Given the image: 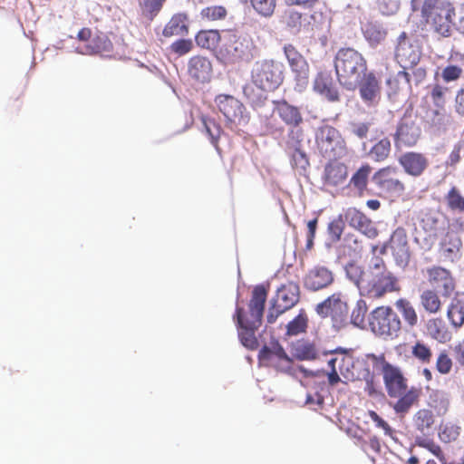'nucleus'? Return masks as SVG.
Listing matches in <instances>:
<instances>
[{
	"instance_id": "nucleus-1",
	"label": "nucleus",
	"mask_w": 464,
	"mask_h": 464,
	"mask_svg": "<svg viewBox=\"0 0 464 464\" xmlns=\"http://www.w3.org/2000/svg\"><path fill=\"white\" fill-rule=\"evenodd\" d=\"M375 366L380 367L386 392L390 398L398 400L392 404L394 412L401 418L405 417L411 408L418 404L421 396V388L411 386L408 389L407 379L401 370L386 361L383 355H371Z\"/></svg>"
},
{
	"instance_id": "nucleus-2",
	"label": "nucleus",
	"mask_w": 464,
	"mask_h": 464,
	"mask_svg": "<svg viewBox=\"0 0 464 464\" xmlns=\"http://www.w3.org/2000/svg\"><path fill=\"white\" fill-rule=\"evenodd\" d=\"M267 295L268 289L265 285H256L248 303V310L246 311L243 307L237 305L233 315L240 342L250 350H255L258 346L256 332L262 323Z\"/></svg>"
},
{
	"instance_id": "nucleus-3",
	"label": "nucleus",
	"mask_w": 464,
	"mask_h": 464,
	"mask_svg": "<svg viewBox=\"0 0 464 464\" xmlns=\"http://www.w3.org/2000/svg\"><path fill=\"white\" fill-rule=\"evenodd\" d=\"M334 68L339 83L349 91H354L361 78L368 71L367 61L357 50L341 48L334 59Z\"/></svg>"
},
{
	"instance_id": "nucleus-4",
	"label": "nucleus",
	"mask_w": 464,
	"mask_h": 464,
	"mask_svg": "<svg viewBox=\"0 0 464 464\" xmlns=\"http://www.w3.org/2000/svg\"><path fill=\"white\" fill-rule=\"evenodd\" d=\"M420 16L441 37H450L456 10L450 0H423Z\"/></svg>"
},
{
	"instance_id": "nucleus-5",
	"label": "nucleus",
	"mask_w": 464,
	"mask_h": 464,
	"mask_svg": "<svg viewBox=\"0 0 464 464\" xmlns=\"http://www.w3.org/2000/svg\"><path fill=\"white\" fill-rule=\"evenodd\" d=\"M370 330L377 336L394 339L401 330V321L389 305H380L370 312L367 318Z\"/></svg>"
},
{
	"instance_id": "nucleus-6",
	"label": "nucleus",
	"mask_w": 464,
	"mask_h": 464,
	"mask_svg": "<svg viewBox=\"0 0 464 464\" xmlns=\"http://www.w3.org/2000/svg\"><path fill=\"white\" fill-rule=\"evenodd\" d=\"M316 314L322 318L329 317L336 329L344 327L348 323L350 306L346 294L334 292L315 306Z\"/></svg>"
},
{
	"instance_id": "nucleus-7",
	"label": "nucleus",
	"mask_w": 464,
	"mask_h": 464,
	"mask_svg": "<svg viewBox=\"0 0 464 464\" xmlns=\"http://www.w3.org/2000/svg\"><path fill=\"white\" fill-rule=\"evenodd\" d=\"M315 144L319 153L329 160H339L348 154V148L340 131L330 125L318 128Z\"/></svg>"
},
{
	"instance_id": "nucleus-8",
	"label": "nucleus",
	"mask_w": 464,
	"mask_h": 464,
	"mask_svg": "<svg viewBox=\"0 0 464 464\" xmlns=\"http://www.w3.org/2000/svg\"><path fill=\"white\" fill-rule=\"evenodd\" d=\"M251 79L261 89L274 92L283 82V65L273 59L256 61L251 71Z\"/></svg>"
},
{
	"instance_id": "nucleus-9",
	"label": "nucleus",
	"mask_w": 464,
	"mask_h": 464,
	"mask_svg": "<svg viewBox=\"0 0 464 464\" xmlns=\"http://www.w3.org/2000/svg\"><path fill=\"white\" fill-rule=\"evenodd\" d=\"M362 288L360 295L373 300L401 291L399 278L392 272L368 273L367 281L362 284Z\"/></svg>"
},
{
	"instance_id": "nucleus-10",
	"label": "nucleus",
	"mask_w": 464,
	"mask_h": 464,
	"mask_svg": "<svg viewBox=\"0 0 464 464\" xmlns=\"http://www.w3.org/2000/svg\"><path fill=\"white\" fill-rule=\"evenodd\" d=\"M254 45L246 37L230 34L218 50V56L225 63L250 62L253 57Z\"/></svg>"
},
{
	"instance_id": "nucleus-11",
	"label": "nucleus",
	"mask_w": 464,
	"mask_h": 464,
	"mask_svg": "<svg viewBox=\"0 0 464 464\" xmlns=\"http://www.w3.org/2000/svg\"><path fill=\"white\" fill-rule=\"evenodd\" d=\"M421 56V43L415 33L401 32L397 38L395 58L403 69L416 66Z\"/></svg>"
},
{
	"instance_id": "nucleus-12",
	"label": "nucleus",
	"mask_w": 464,
	"mask_h": 464,
	"mask_svg": "<svg viewBox=\"0 0 464 464\" xmlns=\"http://www.w3.org/2000/svg\"><path fill=\"white\" fill-rule=\"evenodd\" d=\"M300 299V288L298 284L288 282L282 285L276 291L269 308L266 320L268 324H274L279 315L293 308Z\"/></svg>"
},
{
	"instance_id": "nucleus-13",
	"label": "nucleus",
	"mask_w": 464,
	"mask_h": 464,
	"mask_svg": "<svg viewBox=\"0 0 464 464\" xmlns=\"http://www.w3.org/2000/svg\"><path fill=\"white\" fill-rule=\"evenodd\" d=\"M401 176V170L396 166L389 165L375 171L372 179L382 194L386 197L399 198L406 190Z\"/></svg>"
},
{
	"instance_id": "nucleus-14",
	"label": "nucleus",
	"mask_w": 464,
	"mask_h": 464,
	"mask_svg": "<svg viewBox=\"0 0 464 464\" xmlns=\"http://www.w3.org/2000/svg\"><path fill=\"white\" fill-rule=\"evenodd\" d=\"M215 102L219 111L224 115L227 126L235 129L240 125H246L249 121V115L246 113L244 104L232 95L218 94Z\"/></svg>"
},
{
	"instance_id": "nucleus-15",
	"label": "nucleus",
	"mask_w": 464,
	"mask_h": 464,
	"mask_svg": "<svg viewBox=\"0 0 464 464\" xmlns=\"http://www.w3.org/2000/svg\"><path fill=\"white\" fill-rule=\"evenodd\" d=\"M323 17L322 13L303 14L295 9H287L282 15V23L285 28L295 34L311 33L317 29Z\"/></svg>"
},
{
	"instance_id": "nucleus-16",
	"label": "nucleus",
	"mask_w": 464,
	"mask_h": 464,
	"mask_svg": "<svg viewBox=\"0 0 464 464\" xmlns=\"http://www.w3.org/2000/svg\"><path fill=\"white\" fill-rule=\"evenodd\" d=\"M258 359L265 365L275 367L280 371L291 369L292 360L276 340L264 345L258 353Z\"/></svg>"
},
{
	"instance_id": "nucleus-17",
	"label": "nucleus",
	"mask_w": 464,
	"mask_h": 464,
	"mask_svg": "<svg viewBox=\"0 0 464 464\" xmlns=\"http://www.w3.org/2000/svg\"><path fill=\"white\" fill-rule=\"evenodd\" d=\"M425 276L429 284L439 289L443 297H450L455 292L456 283L450 270L433 266L425 270Z\"/></svg>"
},
{
	"instance_id": "nucleus-18",
	"label": "nucleus",
	"mask_w": 464,
	"mask_h": 464,
	"mask_svg": "<svg viewBox=\"0 0 464 464\" xmlns=\"http://www.w3.org/2000/svg\"><path fill=\"white\" fill-rule=\"evenodd\" d=\"M348 178V167L331 159L324 166L322 180L324 187L337 188L343 187Z\"/></svg>"
},
{
	"instance_id": "nucleus-19",
	"label": "nucleus",
	"mask_w": 464,
	"mask_h": 464,
	"mask_svg": "<svg viewBox=\"0 0 464 464\" xmlns=\"http://www.w3.org/2000/svg\"><path fill=\"white\" fill-rule=\"evenodd\" d=\"M357 88H359L362 100L367 105H375L379 102L381 99L382 87L380 81L373 72L367 71L361 78Z\"/></svg>"
},
{
	"instance_id": "nucleus-20",
	"label": "nucleus",
	"mask_w": 464,
	"mask_h": 464,
	"mask_svg": "<svg viewBox=\"0 0 464 464\" xmlns=\"http://www.w3.org/2000/svg\"><path fill=\"white\" fill-rule=\"evenodd\" d=\"M420 136V130L411 115L406 113L401 119L396 133L395 140L407 147H412L417 144Z\"/></svg>"
},
{
	"instance_id": "nucleus-21",
	"label": "nucleus",
	"mask_w": 464,
	"mask_h": 464,
	"mask_svg": "<svg viewBox=\"0 0 464 464\" xmlns=\"http://www.w3.org/2000/svg\"><path fill=\"white\" fill-rule=\"evenodd\" d=\"M398 162L405 173L415 178L421 176L429 167L427 157L420 152L415 151L403 153L399 157Z\"/></svg>"
},
{
	"instance_id": "nucleus-22",
	"label": "nucleus",
	"mask_w": 464,
	"mask_h": 464,
	"mask_svg": "<svg viewBox=\"0 0 464 464\" xmlns=\"http://www.w3.org/2000/svg\"><path fill=\"white\" fill-rule=\"evenodd\" d=\"M334 282L333 272L325 266H316L311 268L304 278V285L312 291L326 288Z\"/></svg>"
},
{
	"instance_id": "nucleus-23",
	"label": "nucleus",
	"mask_w": 464,
	"mask_h": 464,
	"mask_svg": "<svg viewBox=\"0 0 464 464\" xmlns=\"http://www.w3.org/2000/svg\"><path fill=\"white\" fill-rule=\"evenodd\" d=\"M274 112L281 121L291 128H296L303 122V116L299 107L290 104L285 100L273 101Z\"/></svg>"
},
{
	"instance_id": "nucleus-24",
	"label": "nucleus",
	"mask_w": 464,
	"mask_h": 464,
	"mask_svg": "<svg viewBox=\"0 0 464 464\" xmlns=\"http://www.w3.org/2000/svg\"><path fill=\"white\" fill-rule=\"evenodd\" d=\"M314 90L330 102L340 101L339 91L330 72H320L316 74L314 81Z\"/></svg>"
},
{
	"instance_id": "nucleus-25",
	"label": "nucleus",
	"mask_w": 464,
	"mask_h": 464,
	"mask_svg": "<svg viewBox=\"0 0 464 464\" xmlns=\"http://www.w3.org/2000/svg\"><path fill=\"white\" fill-rule=\"evenodd\" d=\"M390 248L397 262H407L410 258V247L407 233L403 227H397L391 236Z\"/></svg>"
},
{
	"instance_id": "nucleus-26",
	"label": "nucleus",
	"mask_w": 464,
	"mask_h": 464,
	"mask_svg": "<svg viewBox=\"0 0 464 464\" xmlns=\"http://www.w3.org/2000/svg\"><path fill=\"white\" fill-rule=\"evenodd\" d=\"M188 72L190 77L198 82H208L212 73L211 62L204 56H193L188 61Z\"/></svg>"
},
{
	"instance_id": "nucleus-27",
	"label": "nucleus",
	"mask_w": 464,
	"mask_h": 464,
	"mask_svg": "<svg viewBox=\"0 0 464 464\" xmlns=\"http://www.w3.org/2000/svg\"><path fill=\"white\" fill-rule=\"evenodd\" d=\"M284 53L288 61L291 70L297 78L307 79L309 66L304 56L297 51L293 44H286L284 47Z\"/></svg>"
},
{
	"instance_id": "nucleus-28",
	"label": "nucleus",
	"mask_w": 464,
	"mask_h": 464,
	"mask_svg": "<svg viewBox=\"0 0 464 464\" xmlns=\"http://www.w3.org/2000/svg\"><path fill=\"white\" fill-rule=\"evenodd\" d=\"M349 224L362 232L368 237H375L378 235L377 229L372 222L362 212L356 208H349L345 213Z\"/></svg>"
},
{
	"instance_id": "nucleus-29",
	"label": "nucleus",
	"mask_w": 464,
	"mask_h": 464,
	"mask_svg": "<svg viewBox=\"0 0 464 464\" xmlns=\"http://www.w3.org/2000/svg\"><path fill=\"white\" fill-rule=\"evenodd\" d=\"M372 171V167L369 163L362 164L352 175L348 182V188L356 191L357 195L362 197L367 190L369 179Z\"/></svg>"
},
{
	"instance_id": "nucleus-30",
	"label": "nucleus",
	"mask_w": 464,
	"mask_h": 464,
	"mask_svg": "<svg viewBox=\"0 0 464 464\" xmlns=\"http://www.w3.org/2000/svg\"><path fill=\"white\" fill-rule=\"evenodd\" d=\"M334 357L328 361V366L337 368L339 372L345 378H354L351 368L353 366V358L345 350L336 349L332 352Z\"/></svg>"
},
{
	"instance_id": "nucleus-31",
	"label": "nucleus",
	"mask_w": 464,
	"mask_h": 464,
	"mask_svg": "<svg viewBox=\"0 0 464 464\" xmlns=\"http://www.w3.org/2000/svg\"><path fill=\"white\" fill-rule=\"evenodd\" d=\"M188 15L180 13L172 15L162 31L165 37L182 36L188 34Z\"/></svg>"
},
{
	"instance_id": "nucleus-32",
	"label": "nucleus",
	"mask_w": 464,
	"mask_h": 464,
	"mask_svg": "<svg viewBox=\"0 0 464 464\" xmlns=\"http://www.w3.org/2000/svg\"><path fill=\"white\" fill-rule=\"evenodd\" d=\"M270 92L261 89L252 79L243 87V94L253 108L262 107Z\"/></svg>"
},
{
	"instance_id": "nucleus-33",
	"label": "nucleus",
	"mask_w": 464,
	"mask_h": 464,
	"mask_svg": "<svg viewBox=\"0 0 464 464\" xmlns=\"http://www.w3.org/2000/svg\"><path fill=\"white\" fill-rule=\"evenodd\" d=\"M389 94H398L404 89L411 91L410 73L406 69L399 71L396 74L391 75L386 81Z\"/></svg>"
},
{
	"instance_id": "nucleus-34",
	"label": "nucleus",
	"mask_w": 464,
	"mask_h": 464,
	"mask_svg": "<svg viewBox=\"0 0 464 464\" xmlns=\"http://www.w3.org/2000/svg\"><path fill=\"white\" fill-rule=\"evenodd\" d=\"M435 419L431 410L422 408L412 416V425L421 434H426L434 425Z\"/></svg>"
},
{
	"instance_id": "nucleus-35",
	"label": "nucleus",
	"mask_w": 464,
	"mask_h": 464,
	"mask_svg": "<svg viewBox=\"0 0 464 464\" xmlns=\"http://www.w3.org/2000/svg\"><path fill=\"white\" fill-rule=\"evenodd\" d=\"M421 119L428 127L436 128L440 130V128H443L446 125L445 108L427 107L425 108L424 112L421 115Z\"/></svg>"
},
{
	"instance_id": "nucleus-36",
	"label": "nucleus",
	"mask_w": 464,
	"mask_h": 464,
	"mask_svg": "<svg viewBox=\"0 0 464 464\" xmlns=\"http://www.w3.org/2000/svg\"><path fill=\"white\" fill-rule=\"evenodd\" d=\"M447 316L451 325L459 328L464 324V301L455 296L449 304Z\"/></svg>"
},
{
	"instance_id": "nucleus-37",
	"label": "nucleus",
	"mask_w": 464,
	"mask_h": 464,
	"mask_svg": "<svg viewBox=\"0 0 464 464\" xmlns=\"http://www.w3.org/2000/svg\"><path fill=\"white\" fill-rule=\"evenodd\" d=\"M391 151V140L388 137H383L372 145L368 154L373 161L382 162L389 158Z\"/></svg>"
},
{
	"instance_id": "nucleus-38",
	"label": "nucleus",
	"mask_w": 464,
	"mask_h": 464,
	"mask_svg": "<svg viewBox=\"0 0 464 464\" xmlns=\"http://www.w3.org/2000/svg\"><path fill=\"white\" fill-rule=\"evenodd\" d=\"M422 308L430 314H437L441 310L442 303L438 293L433 289H426L420 295Z\"/></svg>"
},
{
	"instance_id": "nucleus-39",
	"label": "nucleus",
	"mask_w": 464,
	"mask_h": 464,
	"mask_svg": "<svg viewBox=\"0 0 464 464\" xmlns=\"http://www.w3.org/2000/svg\"><path fill=\"white\" fill-rule=\"evenodd\" d=\"M395 307L401 314L404 322L410 327L418 324V314L412 304L406 298H399L395 302Z\"/></svg>"
},
{
	"instance_id": "nucleus-40",
	"label": "nucleus",
	"mask_w": 464,
	"mask_h": 464,
	"mask_svg": "<svg viewBox=\"0 0 464 464\" xmlns=\"http://www.w3.org/2000/svg\"><path fill=\"white\" fill-rule=\"evenodd\" d=\"M113 49V44L109 37L104 34L95 35L91 43L86 46V53L99 54L110 53Z\"/></svg>"
},
{
	"instance_id": "nucleus-41",
	"label": "nucleus",
	"mask_w": 464,
	"mask_h": 464,
	"mask_svg": "<svg viewBox=\"0 0 464 464\" xmlns=\"http://www.w3.org/2000/svg\"><path fill=\"white\" fill-rule=\"evenodd\" d=\"M429 405L434 409L439 415L445 414L450 407L448 394L439 389L432 390L429 395Z\"/></svg>"
},
{
	"instance_id": "nucleus-42",
	"label": "nucleus",
	"mask_w": 464,
	"mask_h": 464,
	"mask_svg": "<svg viewBox=\"0 0 464 464\" xmlns=\"http://www.w3.org/2000/svg\"><path fill=\"white\" fill-rule=\"evenodd\" d=\"M220 34L218 30H201L196 36V44L204 49H215L220 42Z\"/></svg>"
},
{
	"instance_id": "nucleus-43",
	"label": "nucleus",
	"mask_w": 464,
	"mask_h": 464,
	"mask_svg": "<svg viewBox=\"0 0 464 464\" xmlns=\"http://www.w3.org/2000/svg\"><path fill=\"white\" fill-rule=\"evenodd\" d=\"M365 39L372 44H381L387 36V31L380 24L369 22L362 29Z\"/></svg>"
},
{
	"instance_id": "nucleus-44",
	"label": "nucleus",
	"mask_w": 464,
	"mask_h": 464,
	"mask_svg": "<svg viewBox=\"0 0 464 464\" xmlns=\"http://www.w3.org/2000/svg\"><path fill=\"white\" fill-rule=\"evenodd\" d=\"M345 272L347 277L357 286L361 294L362 285L368 278V271L365 272L361 266L352 262L346 265Z\"/></svg>"
},
{
	"instance_id": "nucleus-45",
	"label": "nucleus",
	"mask_w": 464,
	"mask_h": 464,
	"mask_svg": "<svg viewBox=\"0 0 464 464\" xmlns=\"http://www.w3.org/2000/svg\"><path fill=\"white\" fill-rule=\"evenodd\" d=\"M426 329L432 339L444 342L447 338L448 331L441 318H431L428 320Z\"/></svg>"
},
{
	"instance_id": "nucleus-46",
	"label": "nucleus",
	"mask_w": 464,
	"mask_h": 464,
	"mask_svg": "<svg viewBox=\"0 0 464 464\" xmlns=\"http://www.w3.org/2000/svg\"><path fill=\"white\" fill-rule=\"evenodd\" d=\"M308 324V317L304 310L290 321L286 325V334L288 335H297L306 331Z\"/></svg>"
},
{
	"instance_id": "nucleus-47",
	"label": "nucleus",
	"mask_w": 464,
	"mask_h": 464,
	"mask_svg": "<svg viewBox=\"0 0 464 464\" xmlns=\"http://www.w3.org/2000/svg\"><path fill=\"white\" fill-rule=\"evenodd\" d=\"M368 312V305L365 300H357L355 306L351 312V323L357 327L364 328L365 317Z\"/></svg>"
},
{
	"instance_id": "nucleus-48",
	"label": "nucleus",
	"mask_w": 464,
	"mask_h": 464,
	"mask_svg": "<svg viewBox=\"0 0 464 464\" xmlns=\"http://www.w3.org/2000/svg\"><path fill=\"white\" fill-rule=\"evenodd\" d=\"M295 356L298 360H314L317 357V350L315 345L309 342H298L295 347Z\"/></svg>"
},
{
	"instance_id": "nucleus-49",
	"label": "nucleus",
	"mask_w": 464,
	"mask_h": 464,
	"mask_svg": "<svg viewBox=\"0 0 464 464\" xmlns=\"http://www.w3.org/2000/svg\"><path fill=\"white\" fill-rule=\"evenodd\" d=\"M253 9L263 17H271L276 6V0H247Z\"/></svg>"
},
{
	"instance_id": "nucleus-50",
	"label": "nucleus",
	"mask_w": 464,
	"mask_h": 464,
	"mask_svg": "<svg viewBox=\"0 0 464 464\" xmlns=\"http://www.w3.org/2000/svg\"><path fill=\"white\" fill-rule=\"evenodd\" d=\"M445 200L450 209L464 213V197L455 186L448 191Z\"/></svg>"
},
{
	"instance_id": "nucleus-51",
	"label": "nucleus",
	"mask_w": 464,
	"mask_h": 464,
	"mask_svg": "<svg viewBox=\"0 0 464 464\" xmlns=\"http://www.w3.org/2000/svg\"><path fill=\"white\" fill-rule=\"evenodd\" d=\"M414 445L426 449L436 458H438L439 460H443V450H441L440 446L437 444L432 439L423 436H416L414 440Z\"/></svg>"
},
{
	"instance_id": "nucleus-52",
	"label": "nucleus",
	"mask_w": 464,
	"mask_h": 464,
	"mask_svg": "<svg viewBox=\"0 0 464 464\" xmlns=\"http://www.w3.org/2000/svg\"><path fill=\"white\" fill-rule=\"evenodd\" d=\"M227 15V8L223 5H209L200 11L201 19L206 21L223 20Z\"/></svg>"
},
{
	"instance_id": "nucleus-53",
	"label": "nucleus",
	"mask_w": 464,
	"mask_h": 464,
	"mask_svg": "<svg viewBox=\"0 0 464 464\" xmlns=\"http://www.w3.org/2000/svg\"><path fill=\"white\" fill-rule=\"evenodd\" d=\"M411 354L422 363H430L432 359V352L430 346L421 342H417L411 348Z\"/></svg>"
},
{
	"instance_id": "nucleus-54",
	"label": "nucleus",
	"mask_w": 464,
	"mask_h": 464,
	"mask_svg": "<svg viewBox=\"0 0 464 464\" xmlns=\"http://www.w3.org/2000/svg\"><path fill=\"white\" fill-rule=\"evenodd\" d=\"M453 367V361L448 351L442 350L439 353L436 359V370L440 374H449Z\"/></svg>"
},
{
	"instance_id": "nucleus-55",
	"label": "nucleus",
	"mask_w": 464,
	"mask_h": 464,
	"mask_svg": "<svg viewBox=\"0 0 464 464\" xmlns=\"http://www.w3.org/2000/svg\"><path fill=\"white\" fill-rule=\"evenodd\" d=\"M448 92V87L439 83H436L431 87L430 95L432 102L436 107L445 108L446 94Z\"/></svg>"
},
{
	"instance_id": "nucleus-56",
	"label": "nucleus",
	"mask_w": 464,
	"mask_h": 464,
	"mask_svg": "<svg viewBox=\"0 0 464 464\" xmlns=\"http://www.w3.org/2000/svg\"><path fill=\"white\" fill-rule=\"evenodd\" d=\"M166 0H140V6L150 19H153L161 10Z\"/></svg>"
},
{
	"instance_id": "nucleus-57",
	"label": "nucleus",
	"mask_w": 464,
	"mask_h": 464,
	"mask_svg": "<svg viewBox=\"0 0 464 464\" xmlns=\"http://www.w3.org/2000/svg\"><path fill=\"white\" fill-rule=\"evenodd\" d=\"M201 120L205 127L206 132L210 138L211 143L217 145L220 136V127L215 122L214 120L208 119L205 116H202Z\"/></svg>"
},
{
	"instance_id": "nucleus-58",
	"label": "nucleus",
	"mask_w": 464,
	"mask_h": 464,
	"mask_svg": "<svg viewBox=\"0 0 464 464\" xmlns=\"http://www.w3.org/2000/svg\"><path fill=\"white\" fill-rule=\"evenodd\" d=\"M304 140V130L300 128H291L287 134L286 149H296L302 147Z\"/></svg>"
},
{
	"instance_id": "nucleus-59",
	"label": "nucleus",
	"mask_w": 464,
	"mask_h": 464,
	"mask_svg": "<svg viewBox=\"0 0 464 464\" xmlns=\"http://www.w3.org/2000/svg\"><path fill=\"white\" fill-rule=\"evenodd\" d=\"M193 48V42L191 39H179L172 43L169 46L171 53L178 56H183L188 53Z\"/></svg>"
},
{
	"instance_id": "nucleus-60",
	"label": "nucleus",
	"mask_w": 464,
	"mask_h": 464,
	"mask_svg": "<svg viewBox=\"0 0 464 464\" xmlns=\"http://www.w3.org/2000/svg\"><path fill=\"white\" fill-rule=\"evenodd\" d=\"M463 73L460 66L455 64H448L441 71V78L445 82H454L459 80Z\"/></svg>"
},
{
	"instance_id": "nucleus-61",
	"label": "nucleus",
	"mask_w": 464,
	"mask_h": 464,
	"mask_svg": "<svg viewBox=\"0 0 464 464\" xmlns=\"http://www.w3.org/2000/svg\"><path fill=\"white\" fill-rule=\"evenodd\" d=\"M292 156V164L295 168H300L305 169L309 165V161L306 154L301 148L287 150Z\"/></svg>"
},
{
	"instance_id": "nucleus-62",
	"label": "nucleus",
	"mask_w": 464,
	"mask_h": 464,
	"mask_svg": "<svg viewBox=\"0 0 464 464\" xmlns=\"http://www.w3.org/2000/svg\"><path fill=\"white\" fill-rule=\"evenodd\" d=\"M344 224L341 218L332 220L328 225V235L333 242H337L341 239L343 232Z\"/></svg>"
},
{
	"instance_id": "nucleus-63",
	"label": "nucleus",
	"mask_w": 464,
	"mask_h": 464,
	"mask_svg": "<svg viewBox=\"0 0 464 464\" xmlns=\"http://www.w3.org/2000/svg\"><path fill=\"white\" fill-rule=\"evenodd\" d=\"M368 416L375 423L376 427L383 430L384 434L386 436H389V437L393 436L394 430L389 425V423L387 421H385L382 418H381L376 411H369Z\"/></svg>"
},
{
	"instance_id": "nucleus-64",
	"label": "nucleus",
	"mask_w": 464,
	"mask_h": 464,
	"mask_svg": "<svg viewBox=\"0 0 464 464\" xmlns=\"http://www.w3.org/2000/svg\"><path fill=\"white\" fill-rule=\"evenodd\" d=\"M378 9L385 15H392L399 9L397 0H376Z\"/></svg>"
}]
</instances>
